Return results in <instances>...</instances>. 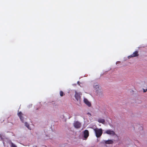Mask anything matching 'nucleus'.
I'll return each mask as SVG.
<instances>
[{
    "mask_svg": "<svg viewBox=\"0 0 147 147\" xmlns=\"http://www.w3.org/2000/svg\"><path fill=\"white\" fill-rule=\"evenodd\" d=\"M105 134H107L109 135L114 136L115 134V132L111 129H108L106 130L104 133Z\"/></svg>",
    "mask_w": 147,
    "mask_h": 147,
    "instance_id": "3",
    "label": "nucleus"
},
{
    "mask_svg": "<svg viewBox=\"0 0 147 147\" xmlns=\"http://www.w3.org/2000/svg\"><path fill=\"white\" fill-rule=\"evenodd\" d=\"M80 94L79 93H78L77 92H76L75 97L77 100H80Z\"/></svg>",
    "mask_w": 147,
    "mask_h": 147,
    "instance_id": "9",
    "label": "nucleus"
},
{
    "mask_svg": "<svg viewBox=\"0 0 147 147\" xmlns=\"http://www.w3.org/2000/svg\"><path fill=\"white\" fill-rule=\"evenodd\" d=\"M74 127L77 129L80 128L81 126V123L78 121H76L74 122Z\"/></svg>",
    "mask_w": 147,
    "mask_h": 147,
    "instance_id": "4",
    "label": "nucleus"
},
{
    "mask_svg": "<svg viewBox=\"0 0 147 147\" xmlns=\"http://www.w3.org/2000/svg\"><path fill=\"white\" fill-rule=\"evenodd\" d=\"M147 91V89L146 90H144V92H146Z\"/></svg>",
    "mask_w": 147,
    "mask_h": 147,
    "instance_id": "16",
    "label": "nucleus"
},
{
    "mask_svg": "<svg viewBox=\"0 0 147 147\" xmlns=\"http://www.w3.org/2000/svg\"><path fill=\"white\" fill-rule=\"evenodd\" d=\"M60 95L61 96H62L64 95V93L62 91H60Z\"/></svg>",
    "mask_w": 147,
    "mask_h": 147,
    "instance_id": "14",
    "label": "nucleus"
},
{
    "mask_svg": "<svg viewBox=\"0 0 147 147\" xmlns=\"http://www.w3.org/2000/svg\"><path fill=\"white\" fill-rule=\"evenodd\" d=\"M98 121L100 123H101L102 124H104L105 122V120L103 119H99Z\"/></svg>",
    "mask_w": 147,
    "mask_h": 147,
    "instance_id": "11",
    "label": "nucleus"
},
{
    "mask_svg": "<svg viewBox=\"0 0 147 147\" xmlns=\"http://www.w3.org/2000/svg\"><path fill=\"white\" fill-rule=\"evenodd\" d=\"M23 114H22V113L20 111L18 113V115L20 117V119H21V121L23 122L24 121V118L22 116Z\"/></svg>",
    "mask_w": 147,
    "mask_h": 147,
    "instance_id": "8",
    "label": "nucleus"
},
{
    "mask_svg": "<svg viewBox=\"0 0 147 147\" xmlns=\"http://www.w3.org/2000/svg\"><path fill=\"white\" fill-rule=\"evenodd\" d=\"M4 136L2 134H0V138H1V139H3V137Z\"/></svg>",
    "mask_w": 147,
    "mask_h": 147,
    "instance_id": "15",
    "label": "nucleus"
},
{
    "mask_svg": "<svg viewBox=\"0 0 147 147\" xmlns=\"http://www.w3.org/2000/svg\"><path fill=\"white\" fill-rule=\"evenodd\" d=\"M94 89L95 90V92L97 94H101V90L100 89L98 84H94Z\"/></svg>",
    "mask_w": 147,
    "mask_h": 147,
    "instance_id": "2",
    "label": "nucleus"
},
{
    "mask_svg": "<svg viewBox=\"0 0 147 147\" xmlns=\"http://www.w3.org/2000/svg\"><path fill=\"white\" fill-rule=\"evenodd\" d=\"M25 125L29 129H30V127L29 126V124L27 122H25Z\"/></svg>",
    "mask_w": 147,
    "mask_h": 147,
    "instance_id": "13",
    "label": "nucleus"
},
{
    "mask_svg": "<svg viewBox=\"0 0 147 147\" xmlns=\"http://www.w3.org/2000/svg\"><path fill=\"white\" fill-rule=\"evenodd\" d=\"M84 138L86 139L88 137L89 135V131L88 130H85L84 132Z\"/></svg>",
    "mask_w": 147,
    "mask_h": 147,
    "instance_id": "7",
    "label": "nucleus"
},
{
    "mask_svg": "<svg viewBox=\"0 0 147 147\" xmlns=\"http://www.w3.org/2000/svg\"><path fill=\"white\" fill-rule=\"evenodd\" d=\"M11 147H17V146L12 142L10 143Z\"/></svg>",
    "mask_w": 147,
    "mask_h": 147,
    "instance_id": "12",
    "label": "nucleus"
},
{
    "mask_svg": "<svg viewBox=\"0 0 147 147\" xmlns=\"http://www.w3.org/2000/svg\"><path fill=\"white\" fill-rule=\"evenodd\" d=\"M102 143H105L106 144H112L113 143V142L111 140H104L102 141Z\"/></svg>",
    "mask_w": 147,
    "mask_h": 147,
    "instance_id": "6",
    "label": "nucleus"
},
{
    "mask_svg": "<svg viewBox=\"0 0 147 147\" xmlns=\"http://www.w3.org/2000/svg\"><path fill=\"white\" fill-rule=\"evenodd\" d=\"M84 103L87 105L88 107H90L91 106V104L90 102L86 98H84Z\"/></svg>",
    "mask_w": 147,
    "mask_h": 147,
    "instance_id": "10",
    "label": "nucleus"
},
{
    "mask_svg": "<svg viewBox=\"0 0 147 147\" xmlns=\"http://www.w3.org/2000/svg\"><path fill=\"white\" fill-rule=\"evenodd\" d=\"M94 131L96 136L97 138H100L101 136L103 133V130L102 128L99 129L96 128L94 129Z\"/></svg>",
    "mask_w": 147,
    "mask_h": 147,
    "instance_id": "1",
    "label": "nucleus"
},
{
    "mask_svg": "<svg viewBox=\"0 0 147 147\" xmlns=\"http://www.w3.org/2000/svg\"><path fill=\"white\" fill-rule=\"evenodd\" d=\"M139 55L138 51H135L134 53H133L131 55L129 56L128 57V59H130L132 57H136Z\"/></svg>",
    "mask_w": 147,
    "mask_h": 147,
    "instance_id": "5",
    "label": "nucleus"
}]
</instances>
